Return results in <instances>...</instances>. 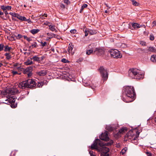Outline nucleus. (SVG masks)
<instances>
[{"instance_id":"obj_1","label":"nucleus","mask_w":156,"mask_h":156,"mask_svg":"<svg viewBox=\"0 0 156 156\" xmlns=\"http://www.w3.org/2000/svg\"><path fill=\"white\" fill-rule=\"evenodd\" d=\"M124 94L126 95V98H123L124 101L128 103L133 101L136 98V94L133 87L127 86L124 88Z\"/></svg>"},{"instance_id":"obj_2","label":"nucleus","mask_w":156,"mask_h":156,"mask_svg":"<svg viewBox=\"0 0 156 156\" xmlns=\"http://www.w3.org/2000/svg\"><path fill=\"white\" fill-rule=\"evenodd\" d=\"M35 82L33 79H29L21 82L18 85L19 88L23 89L26 88L32 89L35 87Z\"/></svg>"},{"instance_id":"obj_3","label":"nucleus","mask_w":156,"mask_h":156,"mask_svg":"<svg viewBox=\"0 0 156 156\" xmlns=\"http://www.w3.org/2000/svg\"><path fill=\"white\" fill-rule=\"evenodd\" d=\"M113 143V142L112 140L109 142L104 143L100 139H97L94 141V143L91 145V148L92 149H98L99 146L106 147V146H110L112 145Z\"/></svg>"},{"instance_id":"obj_4","label":"nucleus","mask_w":156,"mask_h":156,"mask_svg":"<svg viewBox=\"0 0 156 156\" xmlns=\"http://www.w3.org/2000/svg\"><path fill=\"white\" fill-rule=\"evenodd\" d=\"M140 70L132 68L130 69L128 72L129 76L132 78L140 80L143 79L144 75L139 73Z\"/></svg>"},{"instance_id":"obj_5","label":"nucleus","mask_w":156,"mask_h":156,"mask_svg":"<svg viewBox=\"0 0 156 156\" xmlns=\"http://www.w3.org/2000/svg\"><path fill=\"white\" fill-rule=\"evenodd\" d=\"M15 94V92L11 89L7 90L4 93V94H8L9 98L5 100V101L4 103L6 104L9 103L12 105L14 104L15 101L16 97L15 96H11V95H14Z\"/></svg>"},{"instance_id":"obj_6","label":"nucleus","mask_w":156,"mask_h":156,"mask_svg":"<svg viewBox=\"0 0 156 156\" xmlns=\"http://www.w3.org/2000/svg\"><path fill=\"white\" fill-rule=\"evenodd\" d=\"M99 71L102 77V79L104 81H106L108 77V74L107 69H105L103 67H100Z\"/></svg>"},{"instance_id":"obj_7","label":"nucleus","mask_w":156,"mask_h":156,"mask_svg":"<svg viewBox=\"0 0 156 156\" xmlns=\"http://www.w3.org/2000/svg\"><path fill=\"white\" fill-rule=\"evenodd\" d=\"M108 53L110 54L112 57L115 58H121L122 57L120 52L117 49L112 50L109 51Z\"/></svg>"},{"instance_id":"obj_8","label":"nucleus","mask_w":156,"mask_h":156,"mask_svg":"<svg viewBox=\"0 0 156 156\" xmlns=\"http://www.w3.org/2000/svg\"><path fill=\"white\" fill-rule=\"evenodd\" d=\"M140 51H142L143 52L148 53L150 52H153L154 53H156V48L153 47L148 46L147 48L144 49H139Z\"/></svg>"},{"instance_id":"obj_9","label":"nucleus","mask_w":156,"mask_h":156,"mask_svg":"<svg viewBox=\"0 0 156 156\" xmlns=\"http://www.w3.org/2000/svg\"><path fill=\"white\" fill-rule=\"evenodd\" d=\"M33 67V66H31L27 67L26 69L23 68V73L27 74L28 77L31 76L32 75Z\"/></svg>"},{"instance_id":"obj_10","label":"nucleus","mask_w":156,"mask_h":156,"mask_svg":"<svg viewBox=\"0 0 156 156\" xmlns=\"http://www.w3.org/2000/svg\"><path fill=\"white\" fill-rule=\"evenodd\" d=\"M104 52L105 51L103 48H98L95 49V50L94 51V53L100 56L103 55Z\"/></svg>"},{"instance_id":"obj_11","label":"nucleus","mask_w":156,"mask_h":156,"mask_svg":"<svg viewBox=\"0 0 156 156\" xmlns=\"http://www.w3.org/2000/svg\"><path fill=\"white\" fill-rule=\"evenodd\" d=\"M100 139L103 140L108 141L109 140V138L108 136V133L107 131L103 133H102L100 137Z\"/></svg>"},{"instance_id":"obj_12","label":"nucleus","mask_w":156,"mask_h":156,"mask_svg":"<svg viewBox=\"0 0 156 156\" xmlns=\"http://www.w3.org/2000/svg\"><path fill=\"white\" fill-rule=\"evenodd\" d=\"M127 131V129L126 128H122L120 129L119 132L116 134H115L114 135V136L116 138H117L120 135V134H123L125 131Z\"/></svg>"},{"instance_id":"obj_13","label":"nucleus","mask_w":156,"mask_h":156,"mask_svg":"<svg viewBox=\"0 0 156 156\" xmlns=\"http://www.w3.org/2000/svg\"><path fill=\"white\" fill-rule=\"evenodd\" d=\"M96 149L99 151H102L103 153H108L109 151V148L104 146H99L98 149Z\"/></svg>"},{"instance_id":"obj_14","label":"nucleus","mask_w":156,"mask_h":156,"mask_svg":"<svg viewBox=\"0 0 156 156\" xmlns=\"http://www.w3.org/2000/svg\"><path fill=\"white\" fill-rule=\"evenodd\" d=\"M36 74L40 76H43L47 74V72L45 70H41L40 71L37 72Z\"/></svg>"},{"instance_id":"obj_15","label":"nucleus","mask_w":156,"mask_h":156,"mask_svg":"<svg viewBox=\"0 0 156 156\" xmlns=\"http://www.w3.org/2000/svg\"><path fill=\"white\" fill-rule=\"evenodd\" d=\"M1 8L4 11L11 10L12 8V7L9 5L6 6H5L4 5H1Z\"/></svg>"},{"instance_id":"obj_16","label":"nucleus","mask_w":156,"mask_h":156,"mask_svg":"<svg viewBox=\"0 0 156 156\" xmlns=\"http://www.w3.org/2000/svg\"><path fill=\"white\" fill-rule=\"evenodd\" d=\"M132 27L135 29L140 28L142 27L141 25H140L138 23H132Z\"/></svg>"},{"instance_id":"obj_17","label":"nucleus","mask_w":156,"mask_h":156,"mask_svg":"<svg viewBox=\"0 0 156 156\" xmlns=\"http://www.w3.org/2000/svg\"><path fill=\"white\" fill-rule=\"evenodd\" d=\"M73 48V46L72 45V43H69V46L68 48V51L69 53H71L72 54H73L74 53H73L72 51Z\"/></svg>"},{"instance_id":"obj_18","label":"nucleus","mask_w":156,"mask_h":156,"mask_svg":"<svg viewBox=\"0 0 156 156\" xmlns=\"http://www.w3.org/2000/svg\"><path fill=\"white\" fill-rule=\"evenodd\" d=\"M30 59L31 60H33L35 62H40L41 61L40 58L36 55L34 56L32 58H31Z\"/></svg>"},{"instance_id":"obj_19","label":"nucleus","mask_w":156,"mask_h":156,"mask_svg":"<svg viewBox=\"0 0 156 156\" xmlns=\"http://www.w3.org/2000/svg\"><path fill=\"white\" fill-rule=\"evenodd\" d=\"M132 133V132H128L125 135V137L127 138L128 139H130L131 140L132 138V136H133V134L131 133Z\"/></svg>"},{"instance_id":"obj_20","label":"nucleus","mask_w":156,"mask_h":156,"mask_svg":"<svg viewBox=\"0 0 156 156\" xmlns=\"http://www.w3.org/2000/svg\"><path fill=\"white\" fill-rule=\"evenodd\" d=\"M88 29V32L90 35H93L96 34L97 33V31L95 30H92L89 29Z\"/></svg>"},{"instance_id":"obj_21","label":"nucleus","mask_w":156,"mask_h":156,"mask_svg":"<svg viewBox=\"0 0 156 156\" xmlns=\"http://www.w3.org/2000/svg\"><path fill=\"white\" fill-rule=\"evenodd\" d=\"M12 49L11 47H9L8 45H6L4 46V50L5 51H10Z\"/></svg>"},{"instance_id":"obj_22","label":"nucleus","mask_w":156,"mask_h":156,"mask_svg":"<svg viewBox=\"0 0 156 156\" xmlns=\"http://www.w3.org/2000/svg\"><path fill=\"white\" fill-rule=\"evenodd\" d=\"M17 18L21 21H25L27 20L26 18L25 17L20 16L19 14L18 15Z\"/></svg>"},{"instance_id":"obj_23","label":"nucleus","mask_w":156,"mask_h":156,"mask_svg":"<svg viewBox=\"0 0 156 156\" xmlns=\"http://www.w3.org/2000/svg\"><path fill=\"white\" fill-rule=\"evenodd\" d=\"M106 129L109 131H112L115 129V128L114 127H112L111 126H107L106 128Z\"/></svg>"},{"instance_id":"obj_24","label":"nucleus","mask_w":156,"mask_h":156,"mask_svg":"<svg viewBox=\"0 0 156 156\" xmlns=\"http://www.w3.org/2000/svg\"><path fill=\"white\" fill-rule=\"evenodd\" d=\"M151 60L152 62H156V55H152L151 58Z\"/></svg>"},{"instance_id":"obj_25","label":"nucleus","mask_w":156,"mask_h":156,"mask_svg":"<svg viewBox=\"0 0 156 156\" xmlns=\"http://www.w3.org/2000/svg\"><path fill=\"white\" fill-rule=\"evenodd\" d=\"M40 31V30L39 29H33L31 30L30 31V32L33 34H34Z\"/></svg>"},{"instance_id":"obj_26","label":"nucleus","mask_w":156,"mask_h":156,"mask_svg":"<svg viewBox=\"0 0 156 156\" xmlns=\"http://www.w3.org/2000/svg\"><path fill=\"white\" fill-rule=\"evenodd\" d=\"M87 4H84L82 6L81 9H80V13H82V11L83 10L84 8H87Z\"/></svg>"},{"instance_id":"obj_27","label":"nucleus","mask_w":156,"mask_h":156,"mask_svg":"<svg viewBox=\"0 0 156 156\" xmlns=\"http://www.w3.org/2000/svg\"><path fill=\"white\" fill-rule=\"evenodd\" d=\"M5 55L6 56V58L8 60H9L11 58L9 53H6L5 54Z\"/></svg>"},{"instance_id":"obj_28","label":"nucleus","mask_w":156,"mask_h":156,"mask_svg":"<svg viewBox=\"0 0 156 156\" xmlns=\"http://www.w3.org/2000/svg\"><path fill=\"white\" fill-rule=\"evenodd\" d=\"M25 64L27 65H30L33 64V62L30 60H28L26 62H25Z\"/></svg>"},{"instance_id":"obj_29","label":"nucleus","mask_w":156,"mask_h":156,"mask_svg":"<svg viewBox=\"0 0 156 156\" xmlns=\"http://www.w3.org/2000/svg\"><path fill=\"white\" fill-rule=\"evenodd\" d=\"M38 84L37 83H35V85H36V86L38 87H42L43 85V82H38Z\"/></svg>"},{"instance_id":"obj_30","label":"nucleus","mask_w":156,"mask_h":156,"mask_svg":"<svg viewBox=\"0 0 156 156\" xmlns=\"http://www.w3.org/2000/svg\"><path fill=\"white\" fill-rule=\"evenodd\" d=\"M49 27V29H50L51 31H55L56 29L55 28L54 26H51V25H48Z\"/></svg>"},{"instance_id":"obj_31","label":"nucleus","mask_w":156,"mask_h":156,"mask_svg":"<svg viewBox=\"0 0 156 156\" xmlns=\"http://www.w3.org/2000/svg\"><path fill=\"white\" fill-rule=\"evenodd\" d=\"M131 1L132 2V4L135 6H137L139 5V3L135 0H132Z\"/></svg>"},{"instance_id":"obj_32","label":"nucleus","mask_w":156,"mask_h":156,"mask_svg":"<svg viewBox=\"0 0 156 156\" xmlns=\"http://www.w3.org/2000/svg\"><path fill=\"white\" fill-rule=\"evenodd\" d=\"M14 69L17 70L19 72L20 71H23V68L21 67V66L19 67H17L15 68H14Z\"/></svg>"},{"instance_id":"obj_33","label":"nucleus","mask_w":156,"mask_h":156,"mask_svg":"<svg viewBox=\"0 0 156 156\" xmlns=\"http://www.w3.org/2000/svg\"><path fill=\"white\" fill-rule=\"evenodd\" d=\"M12 73L13 75H15L16 74L20 75L21 74V73H19L17 71H15L14 70H12Z\"/></svg>"},{"instance_id":"obj_34","label":"nucleus","mask_w":156,"mask_h":156,"mask_svg":"<svg viewBox=\"0 0 156 156\" xmlns=\"http://www.w3.org/2000/svg\"><path fill=\"white\" fill-rule=\"evenodd\" d=\"M92 53H94V51H93L92 50H88L86 52V54L87 55H90Z\"/></svg>"},{"instance_id":"obj_35","label":"nucleus","mask_w":156,"mask_h":156,"mask_svg":"<svg viewBox=\"0 0 156 156\" xmlns=\"http://www.w3.org/2000/svg\"><path fill=\"white\" fill-rule=\"evenodd\" d=\"M12 16H13L17 17V16H18V14L17 13H13V12H10L9 13Z\"/></svg>"},{"instance_id":"obj_36","label":"nucleus","mask_w":156,"mask_h":156,"mask_svg":"<svg viewBox=\"0 0 156 156\" xmlns=\"http://www.w3.org/2000/svg\"><path fill=\"white\" fill-rule=\"evenodd\" d=\"M37 46V45L36 42H34V44H32V45L30 46V48L32 47V48H36Z\"/></svg>"},{"instance_id":"obj_37","label":"nucleus","mask_w":156,"mask_h":156,"mask_svg":"<svg viewBox=\"0 0 156 156\" xmlns=\"http://www.w3.org/2000/svg\"><path fill=\"white\" fill-rule=\"evenodd\" d=\"M5 46L3 44H0V51H2L4 48Z\"/></svg>"},{"instance_id":"obj_38","label":"nucleus","mask_w":156,"mask_h":156,"mask_svg":"<svg viewBox=\"0 0 156 156\" xmlns=\"http://www.w3.org/2000/svg\"><path fill=\"white\" fill-rule=\"evenodd\" d=\"M138 136H134V137H133L132 136V138L131 139H132V140H132V143H134L133 142V141L135 140H136L137 139H138Z\"/></svg>"},{"instance_id":"obj_39","label":"nucleus","mask_w":156,"mask_h":156,"mask_svg":"<svg viewBox=\"0 0 156 156\" xmlns=\"http://www.w3.org/2000/svg\"><path fill=\"white\" fill-rule=\"evenodd\" d=\"M61 61L62 62L64 63H66L68 62V60L65 58L62 59Z\"/></svg>"},{"instance_id":"obj_40","label":"nucleus","mask_w":156,"mask_h":156,"mask_svg":"<svg viewBox=\"0 0 156 156\" xmlns=\"http://www.w3.org/2000/svg\"><path fill=\"white\" fill-rule=\"evenodd\" d=\"M40 43L41 44V46L43 47L46 46L47 44V43L46 42H44V43H43V42L41 41V42H40Z\"/></svg>"},{"instance_id":"obj_41","label":"nucleus","mask_w":156,"mask_h":156,"mask_svg":"<svg viewBox=\"0 0 156 156\" xmlns=\"http://www.w3.org/2000/svg\"><path fill=\"white\" fill-rule=\"evenodd\" d=\"M77 31L76 29L72 30L70 31V32L72 34H75L76 32Z\"/></svg>"},{"instance_id":"obj_42","label":"nucleus","mask_w":156,"mask_h":156,"mask_svg":"<svg viewBox=\"0 0 156 156\" xmlns=\"http://www.w3.org/2000/svg\"><path fill=\"white\" fill-rule=\"evenodd\" d=\"M140 44L143 46L146 45V42L144 41H141L140 43Z\"/></svg>"},{"instance_id":"obj_43","label":"nucleus","mask_w":156,"mask_h":156,"mask_svg":"<svg viewBox=\"0 0 156 156\" xmlns=\"http://www.w3.org/2000/svg\"><path fill=\"white\" fill-rule=\"evenodd\" d=\"M150 39L151 40H153L154 39V36L151 34L150 36Z\"/></svg>"},{"instance_id":"obj_44","label":"nucleus","mask_w":156,"mask_h":156,"mask_svg":"<svg viewBox=\"0 0 156 156\" xmlns=\"http://www.w3.org/2000/svg\"><path fill=\"white\" fill-rule=\"evenodd\" d=\"M64 2L67 5H68L70 3V2L68 0H64Z\"/></svg>"},{"instance_id":"obj_45","label":"nucleus","mask_w":156,"mask_h":156,"mask_svg":"<svg viewBox=\"0 0 156 156\" xmlns=\"http://www.w3.org/2000/svg\"><path fill=\"white\" fill-rule=\"evenodd\" d=\"M156 26V20L152 22V27H154Z\"/></svg>"},{"instance_id":"obj_46","label":"nucleus","mask_w":156,"mask_h":156,"mask_svg":"<svg viewBox=\"0 0 156 156\" xmlns=\"http://www.w3.org/2000/svg\"><path fill=\"white\" fill-rule=\"evenodd\" d=\"M84 32L85 33V36H87L88 35V29H87V30H85Z\"/></svg>"},{"instance_id":"obj_47","label":"nucleus","mask_w":156,"mask_h":156,"mask_svg":"<svg viewBox=\"0 0 156 156\" xmlns=\"http://www.w3.org/2000/svg\"><path fill=\"white\" fill-rule=\"evenodd\" d=\"M89 153L90 154V156H96L93 153V151H89Z\"/></svg>"},{"instance_id":"obj_48","label":"nucleus","mask_w":156,"mask_h":156,"mask_svg":"<svg viewBox=\"0 0 156 156\" xmlns=\"http://www.w3.org/2000/svg\"><path fill=\"white\" fill-rule=\"evenodd\" d=\"M126 151L125 150L122 149L121 151V153L122 155H123L125 153Z\"/></svg>"},{"instance_id":"obj_49","label":"nucleus","mask_w":156,"mask_h":156,"mask_svg":"<svg viewBox=\"0 0 156 156\" xmlns=\"http://www.w3.org/2000/svg\"><path fill=\"white\" fill-rule=\"evenodd\" d=\"M103 153V156H109V154L108 153Z\"/></svg>"},{"instance_id":"obj_50","label":"nucleus","mask_w":156,"mask_h":156,"mask_svg":"<svg viewBox=\"0 0 156 156\" xmlns=\"http://www.w3.org/2000/svg\"><path fill=\"white\" fill-rule=\"evenodd\" d=\"M26 21H27L28 23H29L30 24L32 23V21H31L30 19H28V20H27Z\"/></svg>"},{"instance_id":"obj_51","label":"nucleus","mask_w":156,"mask_h":156,"mask_svg":"<svg viewBox=\"0 0 156 156\" xmlns=\"http://www.w3.org/2000/svg\"><path fill=\"white\" fill-rule=\"evenodd\" d=\"M56 35L55 34H52V33H51V38L54 37H56Z\"/></svg>"},{"instance_id":"obj_52","label":"nucleus","mask_w":156,"mask_h":156,"mask_svg":"<svg viewBox=\"0 0 156 156\" xmlns=\"http://www.w3.org/2000/svg\"><path fill=\"white\" fill-rule=\"evenodd\" d=\"M148 155V156H152V154H151V153L147 152L146 153Z\"/></svg>"},{"instance_id":"obj_53","label":"nucleus","mask_w":156,"mask_h":156,"mask_svg":"<svg viewBox=\"0 0 156 156\" xmlns=\"http://www.w3.org/2000/svg\"><path fill=\"white\" fill-rule=\"evenodd\" d=\"M104 4H105V5L106 6V7H108V8H107V10H108L109 9H110V7H109L108 4L106 3H104Z\"/></svg>"},{"instance_id":"obj_54","label":"nucleus","mask_w":156,"mask_h":156,"mask_svg":"<svg viewBox=\"0 0 156 156\" xmlns=\"http://www.w3.org/2000/svg\"><path fill=\"white\" fill-rule=\"evenodd\" d=\"M60 6L62 8H65V5L63 4H61Z\"/></svg>"},{"instance_id":"obj_55","label":"nucleus","mask_w":156,"mask_h":156,"mask_svg":"<svg viewBox=\"0 0 156 156\" xmlns=\"http://www.w3.org/2000/svg\"><path fill=\"white\" fill-rule=\"evenodd\" d=\"M23 37V36L21 34H18L17 35V37L19 38H22Z\"/></svg>"},{"instance_id":"obj_56","label":"nucleus","mask_w":156,"mask_h":156,"mask_svg":"<svg viewBox=\"0 0 156 156\" xmlns=\"http://www.w3.org/2000/svg\"><path fill=\"white\" fill-rule=\"evenodd\" d=\"M27 40L29 42L30 41H31L32 40V39L30 38V37H27Z\"/></svg>"},{"instance_id":"obj_57","label":"nucleus","mask_w":156,"mask_h":156,"mask_svg":"<svg viewBox=\"0 0 156 156\" xmlns=\"http://www.w3.org/2000/svg\"><path fill=\"white\" fill-rule=\"evenodd\" d=\"M18 63H16L14 65V66L15 68H16V67H17L18 66Z\"/></svg>"},{"instance_id":"obj_58","label":"nucleus","mask_w":156,"mask_h":156,"mask_svg":"<svg viewBox=\"0 0 156 156\" xmlns=\"http://www.w3.org/2000/svg\"><path fill=\"white\" fill-rule=\"evenodd\" d=\"M23 37L24 39L27 40L28 37L24 35Z\"/></svg>"},{"instance_id":"obj_59","label":"nucleus","mask_w":156,"mask_h":156,"mask_svg":"<svg viewBox=\"0 0 156 156\" xmlns=\"http://www.w3.org/2000/svg\"><path fill=\"white\" fill-rule=\"evenodd\" d=\"M5 12V16H6L8 14V13L7 12V11H4Z\"/></svg>"},{"instance_id":"obj_60","label":"nucleus","mask_w":156,"mask_h":156,"mask_svg":"<svg viewBox=\"0 0 156 156\" xmlns=\"http://www.w3.org/2000/svg\"><path fill=\"white\" fill-rule=\"evenodd\" d=\"M4 14L3 12L0 11V16L3 15Z\"/></svg>"},{"instance_id":"obj_61","label":"nucleus","mask_w":156,"mask_h":156,"mask_svg":"<svg viewBox=\"0 0 156 156\" xmlns=\"http://www.w3.org/2000/svg\"><path fill=\"white\" fill-rule=\"evenodd\" d=\"M44 56H42L41 58H40L41 61V60H42L44 59Z\"/></svg>"},{"instance_id":"obj_62","label":"nucleus","mask_w":156,"mask_h":156,"mask_svg":"<svg viewBox=\"0 0 156 156\" xmlns=\"http://www.w3.org/2000/svg\"><path fill=\"white\" fill-rule=\"evenodd\" d=\"M51 38V37H48L46 39V40L48 41V40H49Z\"/></svg>"},{"instance_id":"obj_63","label":"nucleus","mask_w":156,"mask_h":156,"mask_svg":"<svg viewBox=\"0 0 156 156\" xmlns=\"http://www.w3.org/2000/svg\"><path fill=\"white\" fill-rule=\"evenodd\" d=\"M47 34L48 36H51V33H47Z\"/></svg>"},{"instance_id":"obj_64","label":"nucleus","mask_w":156,"mask_h":156,"mask_svg":"<svg viewBox=\"0 0 156 156\" xmlns=\"http://www.w3.org/2000/svg\"><path fill=\"white\" fill-rule=\"evenodd\" d=\"M136 134H137V135H136V136H138L139 134V133L138 131H137L136 132Z\"/></svg>"}]
</instances>
